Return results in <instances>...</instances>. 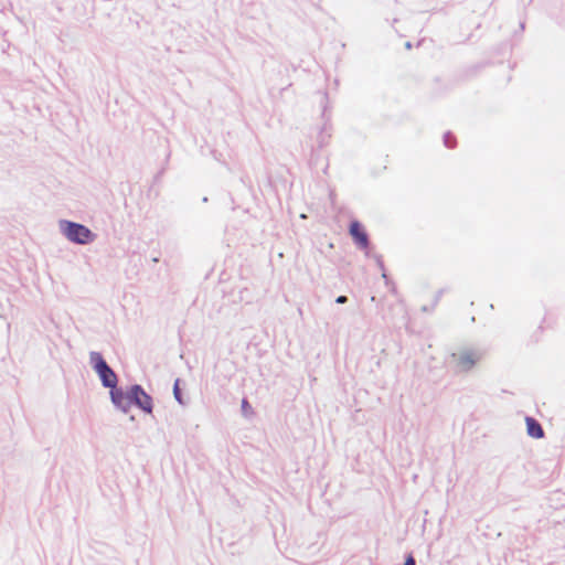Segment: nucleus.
I'll return each instance as SVG.
<instances>
[{"label":"nucleus","mask_w":565,"mask_h":565,"mask_svg":"<svg viewBox=\"0 0 565 565\" xmlns=\"http://www.w3.org/2000/svg\"><path fill=\"white\" fill-rule=\"evenodd\" d=\"M525 424H526V431L531 437L536 438V439L544 437V430H543L541 424L536 419H534L532 417H526Z\"/></svg>","instance_id":"7"},{"label":"nucleus","mask_w":565,"mask_h":565,"mask_svg":"<svg viewBox=\"0 0 565 565\" xmlns=\"http://www.w3.org/2000/svg\"><path fill=\"white\" fill-rule=\"evenodd\" d=\"M405 46H406V49H411L412 47L409 42H406Z\"/></svg>","instance_id":"12"},{"label":"nucleus","mask_w":565,"mask_h":565,"mask_svg":"<svg viewBox=\"0 0 565 565\" xmlns=\"http://www.w3.org/2000/svg\"><path fill=\"white\" fill-rule=\"evenodd\" d=\"M350 234L352 235L355 244L361 248H367L369 239L363 226L359 222H352L350 226Z\"/></svg>","instance_id":"4"},{"label":"nucleus","mask_w":565,"mask_h":565,"mask_svg":"<svg viewBox=\"0 0 565 565\" xmlns=\"http://www.w3.org/2000/svg\"><path fill=\"white\" fill-rule=\"evenodd\" d=\"M444 143L447 148H454L455 147V139L451 132H446L444 135Z\"/></svg>","instance_id":"8"},{"label":"nucleus","mask_w":565,"mask_h":565,"mask_svg":"<svg viewBox=\"0 0 565 565\" xmlns=\"http://www.w3.org/2000/svg\"><path fill=\"white\" fill-rule=\"evenodd\" d=\"M110 397L113 403L124 412H128L131 405V397L126 395L121 390L111 388Z\"/></svg>","instance_id":"5"},{"label":"nucleus","mask_w":565,"mask_h":565,"mask_svg":"<svg viewBox=\"0 0 565 565\" xmlns=\"http://www.w3.org/2000/svg\"><path fill=\"white\" fill-rule=\"evenodd\" d=\"M478 355L473 352H463L457 358V365L462 371L470 370L478 361Z\"/></svg>","instance_id":"6"},{"label":"nucleus","mask_w":565,"mask_h":565,"mask_svg":"<svg viewBox=\"0 0 565 565\" xmlns=\"http://www.w3.org/2000/svg\"><path fill=\"white\" fill-rule=\"evenodd\" d=\"M404 565H415V559L413 558V556H408Z\"/></svg>","instance_id":"9"},{"label":"nucleus","mask_w":565,"mask_h":565,"mask_svg":"<svg viewBox=\"0 0 565 565\" xmlns=\"http://www.w3.org/2000/svg\"><path fill=\"white\" fill-rule=\"evenodd\" d=\"M61 227L63 234L70 241L77 244H87L93 242L95 238V235L92 233V231L82 224L63 221L61 222Z\"/></svg>","instance_id":"1"},{"label":"nucleus","mask_w":565,"mask_h":565,"mask_svg":"<svg viewBox=\"0 0 565 565\" xmlns=\"http://www.w3.org/2000/svg\"><path fill=\"white\" fill-rule=\"evenodd\" d=\"M174 395H175L177 399H179V401H180V397H179V388H178V385H177V384H175V386H174Z\"/></svg>","instance_id":"11"},{"label":"nucleus","mask_w":565,"mask_h":565,"mask_svg":"<svg viewBox=\"0 0 565 565\" xmlns=\"http://www.w3.org/2000/svg\"><path fill=\"white\" fill-rule=\"evenodd\" d=\"M131 399L145 412L151 413L152 401L151 397L139 386L135 385L130 392Z\"/></svg>","instance_id":"3"},{"label":"nucleus","mask_w":565,"mask_h":565,"mask_svg":"<svg viewBox=\"0 0 565 565\" xmlns=\"http://www.w3.org/2000/svg\"><path fill=\"white\" fill-rule=\"evenodd\" d=\"M347 300L348 298L345 296H339L335 301L337 303H345Z\"/></svg>","instance_id":"10"},{"label":"nucleus","mask_w":565,"mask_h":565,"mask_svg":"<svg viewBox=\"0 0 565 565\" xmlns=\"http://www.w3.org/2000/svg\"><path fill=\"white\" fill-rule=\"evenodd\" d=\"M90 362L93 364L94 370L100 377L103 385L106 387L115 388L117 385V375L107 365L102 354L98 352L90 353Z\"/></svg>","instance_id":"2"}]
</instances>
